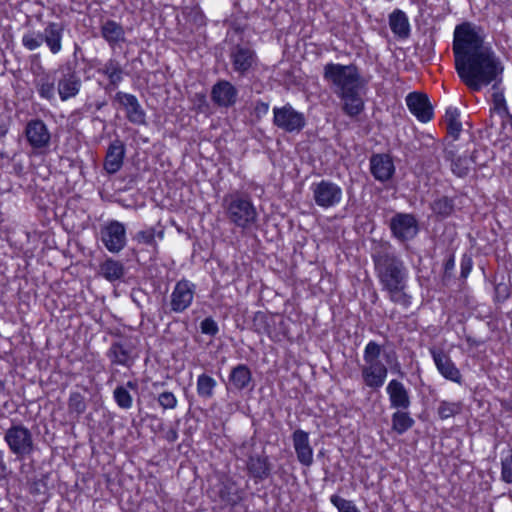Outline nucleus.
<instances>
[{"mask_svg": "<svg viewBox=\"0 0 512 512\" xmlns=\"http://www.w3.org/2000/svg\"><path fill=\"white\" fill-rule=\"evenodd\" d=\"M405 101L408 110L419 122L428 123L434 118V108L426 93L410 92Z\"/></svg>", "mask_w": 512, "mask_h": 512, "instance_id": "15", "label": "nucleus"}, {"mask_svg": "<svg viewBox=\"0 0 512 512\" xmlns=\"http://www.w3.org/2000/svg\"><path fill=\"white\" fill-rule=\"evenodd\" d=\"M315 204L322 209L339 205L343 198L342 188L331 180H321L311 184Z\"/></svg>", "mask_w": 512, "mask_h": 512, "instance_id": "10", "label": "nucleus"}, {"mask_svg": "<svg viewBox=\"0 0 512 512\" xmlns=\"http://www.w3.org/2000/svg\"><path fill=\"white\" fill-rule=\"evenodd\" d=\"M380 355H381V346L373 340L369 341L366 344V346L364 348V352H363V359H364L365 364L382 363L379 360Z\"/></svg>", "mask_w": 512, "mask_h": 512, "instance_id": "42", "label": "nucleus"}, {"mask_svg": "<svg viewBox=\"0 0 512 512\" xmlns=\"http://www.w3.org/2000/svg\"><path fill=\"white\" fill-rule=\"evenodd\" d=\"M463 402L458 401H449V400H440L438 402V406L436 409L437 417L445 421L449 418L455 417L462 413L463 411Z\"/></svg>", "mask_w": 512, "mask_h": 512, "instance_id": "37", "label": "nucleus"}, {"mask_svg": "<svg viewBox=\"0 0 512 512\" xmlns=\"http://www.w3.org/2000/svg\"><path fill=\"white\" fill-rule=\"evenodd\" d=\"M100 35L111 48L120 46L126 41L124 27L111 19L101 21Z\"/></svg>", "mask_w": 512, "mask_h": 512, "instance_id": "27", "label": "nucleus"}, {"mask_svg": "<svg viewBox=\"0 0 512 512\" xmlns=\"http://www.w3.org/2000/svg\"><path fill=\"white\" fill-rule=\"evenodd\" d=\"M288 326L282 315L272 313L267 336L274 342L281 341L288 335Z\"/></svg>", "mask_w": 512, "mask_h": 512, "instance_id": "36", "label": "nucleus"}, {"mask_svg": "<svg viewBox=\"0 0 512 512\" xmlns=\"http://www.w3.org/2000/svg\"><path fill=\"white\" fill-rule=\"evenodd\" d=\"M455 157V152L453 149L446 148L445 149V159L451 161V171L452 173L459 177L464 178L469 174L471 165H479L475 159V152L472 153L471 156H458Z\"/></svg>", "mask_w": 512, "mask_h": 512, "instance_id": "29", "label": "nucleus"}, {"mask_svg": "<svg viewBox=\"0 0 512 512\" xmlns=\"http://www.w3.org/2000/svg\"><path fill=\"white\" fill-rule=\"evenodd\" d=\"M224 201L226 216L235 227L247 230L257 223L258 213L249 195L236 192Z\"/></svg>", "mask_w": 512, "mask_h": 512, "instance_id": "5", "label": "nucleus"}, {"mask_svg": "<svg viewBox=\"0 0 512 512\" xmlns=\"http://www.w3.org/2000/svg\"><path fill=\"white\" fill-rule=\"evenodd\" d=\"M200 331L204 335L215 337L219 333V326L211 316H208L201 321Z\"/></svg>", "mask_w": 512, "mask_h": 512, "instance_id": "45", "label": "nucleus"}, {"mask_svg": "<svg viewBox=\"0 0 512 512\" xmlns=\"http://www.w3.org/2000/svg\"><path fill=\"white\" fill-rule=\"evenodd\" d=\"M395 410L391 415V428L398 435H403L414 426L415 420L408 411L409 409Z\"/></svg>", "mask_w": 512, "mask_h": 512, "instance_id": "33", "label": "nucleus"}, {"mask_svg": "<svg viewBox=\"0 0 512 512\" xmlns=\"http://www.w3.org/2000/svg\"><path fill=\"white\" fill-rule=\"evenodd\" d=\"M27 31L22 36V45L29 51L46 45L51 54L56 55L63 48V37L66 24L62 21H47L43 23V31L35 30L30 22L25 24Z\"/></svg>", "mask_w": 512, "mask_h": 512, "instance_id": "4", "label": "nucleus"}, {"mask_svg": "<svg viewBox=\"0 0 512 512\" xmlns=\"http://www.w3.org/2000/svg\"><path fill=\"white\" fill-rule=\"evenodd\" d=\"M12 474V470L10 469L4 451L0 450V481L7 480Z\"/></svg>", "mask_w": 512, "mask_h": 512, "instance_id": "52", "label": "nucleus"}, {"mask_svg": "<svg viewBox=\"0 0 512 512\" xmlns=\"http://www.w3.org/2000/svg\"><path fill=\"white\" fill-rule=\"evenodd\" d=\"M103 105H104V103H97L96 108L99 110L102 108Z\"/></svg>", "mask_w": 512, "mask_h": 512, "instance_id": "59", "label": "nucleus"}, {"mask_svg": "<svg viewBox=\"0 0 512 512\" xmlns=\"http://www.w3.org/2000/svg\"><path fill=\"white\" fill-rule=\"evenodd\" d=\"M34 86L40 98L49 102L55 100V79L49 72L41 71L35 74Z\"/></svg>", "mask_w": 512, "mask_h": 512, "instance_id": "31", "label": "nucleus"}, {"mask_svg": "<svg viewBox=\"0 0 512 512\" xmlns=\"http://www.w3.org/2000/svg\"><path fill=\"white\" fill-rule=\"evenodd\" d=\"M429 353L438 373L446 380L462 384V374L451 357L441 348L430 347Z\"/></svg>", "mask_w": 512, "mask_h": 512, "instance_id": "16", "label": "nucleus"}, {"mask_svg": "<svg viewBox=\"0 0 512 512\" xmlns=\"http://www.w3.org/2000/svg\"><path fill=\"white\" fill-rule=\"evenodd\" d=\"M389 27L394 35L405 39L410 35L411 27L408 16L400 9H395L389 15Z\"/></svg>", "mask_w": 512, "mask_h": 512, "instance_id": "32", "label": "nucleus"}, {"mask_svg": "<svg viewBox=\"0 0 512 512\" xmlns=\"http://www.w3.org/2000/svg\"><path fill=\"white\" fill-rule=\"evenodd\" d=\"M238 91L236 87L227 80H220L213 85L211 99L219 107H231L236 103Z\"/></svg>", "mask_w": 512, "mask_h": 512, "instance_id": "24", "label": "nucleus"}, {"mask_svg": "<svg viewBox=\"0 0 512 512\" xmlns=\"http://www.w3.org/2000/svg\"><path fill=\"white\" fill-rule=\"evenodd\" d=\"M4 441L18 460L28 458L36 449L32 432L21 423L12 424L5 431Z\"/></svg>", "mask_w": 512, "mask_h": 512, "instance_id": "7", "label": "nucleus"}, {"mask_svg": "<svg viewBox=\"0 0 512 512\" xmlns=\"http://www.w3.org/2000/svg\"><path fill=\"white\" fill-rule=\"evenodd\" d=\"M60 77L57 81V92L61 101H67L76 97L82 87L80 73L75 65L66 63L60 67Z\"/></svg>", "mask_w": 512, "mask_h": 512, "instance_id": "11", "label": "nucleus"}, {"mask_svg": "<svg viewBox=\"0 0 512 512\" xmlns=\"http://www.w3.org/2000/svg\"><path fill=\"white\" fill-rule=\"evenodd\" d=\"M210 499L222 508H235L246 498V488L229 473L217 475L216 482L208 490Z\"/></svg>", "mask_w": 512, "mask_h": 512, "instance_id": "6", "label": "nucleus"}, {"mask_svg": "<svg viewBox=\"0 0 512 512\" xmlns=\"http://www.w3.org/2000/svg\"><path fill=\"white\" fill-rule=\"evenodd\" d=\"M228 380L233 389L242 391L250 386L252 382V372L246 364H238L231 369Z\"/></svg>", "mask_w": 512, "mask_h": 512, "instance_id": "30", "label": "nucleus"}, {"mask_svg": "<svg viewBox=\"0 0 512 512\" xmlns=\"http://www.w3.org/2000/svg\"><path fill=\"white\" fill-rule=\"evenodd\" d=\"M273 124L286 133H300L306 127L307 120L303 112L286 103L273 108Z\"/></svg>", "mask_w": 512, "mask_h": 512, "instance_id": "9", "label": "nucleus"}, {"mask_svg": "<svg viewBox=\"0 0 512 512\" xmlns=\"http://www.w3.org/2000/svg\"><path fill=\"white\" fill-rule=\"evenodd\" d=\"M199 100L203 103H206V96L204 94L199 95Z\"/></svg>", "mask_w": 512, "mask_h": 512, "instance_id": "58", "label": "nucleus"}, {"mask_svg": "<svg viewBox=\"0 0 512 512\" xmlns=\"http://www.w3.org/2000/svg\"><path fill=\"white\" fill-rule=\"evenodd\" d=\"M493 109L494 111L500 115L505 116L509 115V109L507 106L506 99L503 93H494L492 95Z\"/></svg>", "mask_w": 512, "mask_h": 512, "instance_id": "47", "label": "nucleus"}, {"mask_svg": "<svg viewBox=\"0 0 512 512\" xmlns=\"http://www.w3.org/2000/svg\"><path fill=\"white\" fill-rule=\"evenodd\" d=\"M473 269V259L467 253L463 254L460 260V279L466 280Z\"/></svg>", "mask_w": 512, "mask_h": 512, "instance_id": "51", "label": "nucleus"}, {"mask_svg": "<svg viewBox=\"0 0 512 512\" xmlns=\"http://www.w3.org/2000/svg\"><path fill=\"white\" fill-rule=\"evenodd\" d=\"M473 23L456 25L452 50L456 73L470 90L480 91L502 75L504 67L491 48L484 47V37Z\"/></svg>", "mask_w": 512, "mask_h": 512, "instance_id": "1", "label": "nucleus"}, {"mask_svg": "<svg viewBox=\"0 0 512 512\" xmlns=\"http://www.w3.org/2000/svg\"><path fill=\"white\" fill-rule=\"evenodd\" d=\"M501 480L507 484L512 483V449L510 454L501 460Z\"/></svg>", "mask_w": 512, "mask_h": 512, "instance_id": "46", "label": "nucleus"}, {"mask_svg": "<svg viewBox=\"0 0 512 512\" xmlns=\"http://www.w3.org/2000/svg\"><path fill=\"white\" fill-rule=\"evenodd\" d=\"M254 110L257 116L266 115L269 111V103L264 102L262 100H258L255 103Z\"/></svg>", "mask_w": 512, "mask_h": 512, "instance_id": "55", "label": "nucleus"}, {"mask_svg": "<svg viewBox=\"0 0 512 512\" xmlns=\"http://www.w3.org/2000/svg\"><path fill=\"white\" fill-rule=\"evenodd\" d=\"M190 17H191V20L193 21V23L196 24L197 26L206 25V18L201 11H191Z\"/></svg>", "mask_w": 512, "mask_h": 512, "instance_id": "54", "label": "nucleus"}, {"mask_svg": "<svg viewBox=\"0 0 512 512\" xmlns=\"http://www.w3.org/2000/svg\"><path fill=\"white\" fill-rule=\"evenodd\" d=\"M372 259L382 291L387 293L392 303L408 309L412 296L407 293L409 271L403 260L390 251L378 252Z\"/></svg>", "mask_w": 512, "mask_h": 512, "instance_id": "2", "label": "nucleus"}, {"mask_svg": "<svg viewBox=\"0 0 512 512\" xmlns=\"http://www.w3.org/2000/svg\"><path fill=\"white\" fill-rule=\"evenodd\" d=\"M177 404V399L171 392H162V408H174Z\"/></svg>", "mask_w": 512, "mask_h": 512, "instance_id": "53", "label": "nucleus"}, {"mask_svg": "<svg viewBox=\"0 0 512 512\" xmlns=\"http://www.w3.org/2000/svg\"><path fill=\"white\" fill-rule=\"evenodd\" d=\"M455 255L450 253L443 262L442 280L447 281L454 277Z\"/></svg>", "mask_w": 512, "mask_h": 512, "instance_id": "50", "label": "nucleus"}, {"mask_svg": "<svg viewBox=\"0 0 512 512\" xmlns=\"http://www.w3.org/2000/svg\"><path fill=\"white\" fill-rule=\"evenodd\" d=\"M390 408L392 409H409L411 406V397L409 390L405 385L397 380L391 379L386 386Z\"/></svg>", "mask_w": 512, "mask_h": 512, "instance_id": "23", "label": "nucleus"}, {"mask_svg": "<svg viewBox=\"0 0 512 512\" xmlns=\"http://www.w3.org/2000/svg\"><path fill=\"white\" fill-rule=\"evenodd\" d=\"M101 240L112 253L122 250L126 244V231L122 223L111 221L101 230Z\"/></svg>", "mask_w": 512, "mask_h": 512, "instance_id": "19", "label": "nucleus"}, {"mask_svg": "<svg viewBox=\"0 0 512 512\" xmlns=\"http://www.w3.org/2000/svg\"><path fill=\"white\" fill-rule=\"evenodd\" d=\"M113 395L117 405L120 408L129 409L132 407L133 399L126 387L117 386Z\"/></svg>", "mask_w": 512, "mask_h": 512, "instance_id": "44", "label": "nucleus"}, {"mask_svg": "<svg viewBox=\"0 0 512 512\" xmlns=\"http://www.w3.org/2000/svg\"><path fill=\"white\" fill-rule=\"evenodd\" d=\"M97 73L105 76L108 84L105 87L106 91L115 90L124 79V68L121 63L115 59L110 58L97 68Z\"/></svg>", "mask_w": 512, "mask_h": 512, "instance_id": "26", "label": "nucleus"}, {"mask_svg": "<svg viewBox=\"0 0 512 512\" xmlns=\"http://www.w3.org/2000/svg\"><path fill=\"white\" fill-rule=\"evenodd\" d=\"M229 57L233 71L241 77H245L253 71L258 62L255 50L240 44L231 49Z\"/></svg>", "mask_w": 512, "mask_h": 512, "instance_id": "14", "label": "nucleus"}, {"mask_svg": "<svg viewBox=\"0 0 512 512\" xmlns=\"http://www.w3.org/2000/svg\"><path fill=\"white\" fill-rule=\"evenodd\" d=\"M323 77L338 89L337 96L342 102V111L345 115L354 118L364 111L365 103L360 95L361 76L356 65L327 63L324 66Z\"/></svg>", "mask_w": 512, "mask_h": 512, "instance_id": "3", "label": "nucleus"}, {"mask_svg": "<svg viewBox=\"0 0 512 512\" xmlns=\"http://www.w3.org/2000/svg\"><path fill=\"white\" fill-rule=\"evenodd\" d=\"M329 500L337 508L338 512H360L353 501L344 499L338 494H332Z\"/></svg>", "mask_w": 512, "mask_h": 512, "instance_id": "43", "label": "nucleus"}, {"mask_svg": "<svg viewBox=\"0 0 512 512\" xmlns=\"http://www.w3.org/2000/svg\"><path fill=\"white\" fill-rule=\"evenodd\" d=\"M388 226L391 235L401 242L412 240L419 232L418 220L412 213H395Z\"/></svg>", "mask_w": 512, "mask_h": 512, "instance_id": "12", "label": "nucleus"}, {"mask_svg": "<svg viewBox=\"0 0 512 512\" xmlns=\"http://www.w3.org/2000/svg\"><path fill=\"white\" fill-rule=\"evenodd\" d=\"M113 103L118 105V109L125 112V116L129 122L135 125L145 123V111L141 107L136 96L118 91L113 98Z\"/></svg>", "mask_w": 512, "mask_h": 512, "instance_id": "17", "label": "nucleus"}, {"mask_svg": "<svg viewBox=\"0 0 512 512\" xmlns=\"http://www.w3.org/2000/svg\"><path fill=\"white\" fill-rule=\"evenodd\" d=\"M125 147L121 140L116 139L110 143L104 160V169L109 174L120 170L123 164Z\"/></svg>", "mask_w": 512, "mask_h": 512, "instance_id": "28", "label": "nucleus"}, {"mask_svg": "<svg viewBox=\"0 0 512 512\" xmlns=\"http://www.w3.org/2000/svg\"><path fill=\"white\" fill-rule=\"evenodd\" d=\"M444 121L447 134L457 140L462 132V123L460 121V110L456 106H448L445 110Z\"/></svg>", "mask_w": 512, "mask_h": 512, "instance_id": "34", "label": "nucleus"}, {"mask_svg": "<svg viewBox=\"0 0 512 512\" xmlns=\"http://www.w3.org/2000/svg\"><path fill=\"white\" fill-rule=\"evenodd\" d=\"M125 387L126 388H131L133 390H137L138 384H137L136 381H128Z\"/></svg>", "mask_w": 512, "mask_h": 512, "instance_id": "57", "label": "nucleus"}, {"mask_svg": "<svg viewBox=\"0 0 512 512\" xmlns=\"http://www.w3.org/2000/svg\"><path fill=\"white\" fill-rule=\"evenodd\" d=\"M67 408L69 414H75L77 417L82 415L87 409L85 396L77 391H72L69 395Z\"/></svg>", "mask_w": 512, "mask_h": 512, "instance_id": "39", "label": "nucleus"}, {"mask_svg": "<svg viewBox=\"0 0 512 512\" xmlns=\"http://www.w3.org/2000/svg\"><path fill=\"white\" fill-rule=\"evenodd\" d=\"M217 381L210 375L202 373L198 375L196 382L197 395L201 399H211L214 396Z\"/></svg>", "mask_w": 512, "mask_h": 512, "instance_id": "38", "label": "nucleus"}, {"mask_svg": "<svg viewBox=\"0 0 512 512\" xmlns=\"http://www.w3.org/2000/svg\"><path fill=\"white\" fill-rule=\"evenodd\" d=\"M370 172L375 180L385 183L395 174V165L391 155L376 153L370 157Z\"/></svg>", "mask_w": 512, "mask_h": 512, "instance_id": "21", "label": "nucleus"}, {"mask_svg": "<svg viewBox=\"0 0 512 512\" xmlns=\"http://www.w3.org/2000/svg\"><path fill=\"white\" fill-rule=\"evenodd\" d=\"M106 356L112 365H121L130 368L138 355L131 339L119 337L111 343Z\"/></svg>", "mask_w": 512, "mask_h": 512, "instance_id": "13", "label": "nucleus"}, {"mask_svg": "<svg viewBox=\"0 0 512 512\" xmlns=\"http://www.w3.org/2000/svg\"><path fill=\"white\" fill-rule=\"evenodd\" d=\"M291 439L298 462L304 467H310L314 462V451L310 444L309 433L302 429H296L293 431Z\"/></svg>", "mask_w": 512, "mask_h": 512, "instance_id": "20", "label": "nucleus"}, {"mask_svg": "<svg viewBox=\"0 0 512 512\" xmlns=\"http://www.w3.org/2000/svg\"><path fill=\"white\" fill-rule=\"evenodd\" d=\"M11 120L9 118L0 120V141H2L7 135L10 129Z\"/></svg>", "mask_w": 512, "mask_h": 512, "instance_id": "56", "label": "nucleus"}, {"mask_svg": "<svg viewBox=\"0 0 512 512\" xmlns=\"http://www.w3.org/2000/svg\"><path fill=\"white\" fill-rule=\"evenodd\" d=\"M25 139L34 155H43L51 146V132L46 123L39 118L31 119L24 128Z\"/></svg>", "mask_w": 512, "mask_h": 512, "instance_id": "8", "label": "nucleus"}, {"mask_svg": "<svg viewBox=\"0 0 512 512\" xmlns=\"http://www.w3.org/2000/svg\"><path fill=\"white\" fill-rule=\"evenodd\" d=\"M99 272L106 280L113 282L123 277L125 268L120 261L107 258L100 264Z\"/></svg>", "mask_w": 512, "mask_h": 512, "instance_id": "35", "label": "nucleus"}, {"mask_svg": "<svg viewBox=\"0 0 512 512\" xmlns=\"http://www.w3.org/2000/svg\"><path fill=\"white\" fill-rule=\"evenodd\" d=\"M388 369L384 363L365 364L361 368L363 383L373 390L380 389L387 378Z\"/></svg>", "mask_w": 512, "mask_h": 512, "instance_id": "25", "label": "nucleus"}, {"mask_svg": "<svg viewBox=\"0 0 512 512\" xmlns=\"http://www.w3.org/2000/svg\"><path fill=\"white\" fill-rule=\"evenodd\" d=\"M247 473L255 484L262 483L272 475V463L265 454L250 455L246 462Z\"/></svg>", "mask_w": 512, "mask_h": 512, "instance_id": "22", "label": "nucleus"}, {"mask_svg": "<svg viewBox=\"0 0 512 512\" xmlns=\"http://www.w3.org/2000/svg\"><path fill=\"white\" fill-rule=\"evenodd\" d=\"M272 319V313L256 311L252 318V326L257 334L267 335L269 323Z\"/></svg>", "mask_w": 512, "mask_h": 512, "instance_id": "40", "label": "nucleus"}, {"mask_svg": "<svg viewBox=\"0 0 512 512\" xmlns=\"http://www.w3.org/2000/svg\"><path fill=\"white\" fill-rule=\"evenodd\" d=\"M433 212L443 218L449 217L454 211V202L447 196H442L432 203Z\"/></svg>", "mask_w": 512, "mask_h": 512, "instance_id": "41", "label": "nucleus"}, {"mask_svg": "<svg viewBox=\"0 0 512 512\" xmlns=\"http://www.w3.org/2000/svg\"><path fill=\"white\" fill-rule=\"evenodd\" d=\"M511 295L510 287L505 283H498L494 288V302L502 304L506 302Z\"/></svg>", "mask_w": 512, "mask_h": 512, "instance_id": "48", "label": "nucleus"}, {"mask_svg": "<svg viewBox=\"0 0 512 512\" xmlns=\"http://www.w3.org/2000/svg\"><path fill=\"white\" fill-rule=\"evenodd\" d=\"M136 239L139 243L145 244L147 246H151L154 249L156 248L155 229L154 228H148L146 230L138 232L136 235Z\"/></svg>", "mask_w": 512, "mask_h": 512, "instance_id": "49", "label": "nucleus"}, {"mask_svg": "<svg viewBox=\"0 0 512 512\" xmlns=\"http://www.w3.org/2000/svg\"><path fill=\"white\" fill-rule=\"evenodd\" d=\"M196 286L187 279L179 280L171 293V310L176 313L184 312L190 307L195 295Z\"/></svg>", "mask_w": 512, "mask_h": 512, "instance_id": "18", "label": "nucleus"}]
</instances>
